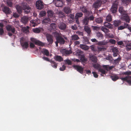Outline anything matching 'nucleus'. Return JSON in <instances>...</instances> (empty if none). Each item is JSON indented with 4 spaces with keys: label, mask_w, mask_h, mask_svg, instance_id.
<instances>
[{
    "label": "nucleus",
    "mask_w": 131,
    "mask_h": 131,
    "mask_svg": "<svg viewBox=\"0 0 131 131\" xmlns=\"http://www.w3.org/2000/svg\"><path fill=\"white\" fill-rule=\"evenodd\" d=\"M84 29L85 31L88 34V35L90 36L91 32V31L90 28L88 26H84Z\"/></svg>",
    "instance_id": "a211bd4d"
},
{
    "label": "nucleus",
    "mask_w": 131,
    "mask_h": 131,
    "mask_svg": "<svg viewBox=\"0 0 131 131\" xmlns=\"http://www.w3.org/2000/svg\"><path fill=\"white\" fill-rule=\"evenodd\" d=\"M105 35L108 38H112L114 37L113 34L108 33V32Z\"/></svg>",
    "instance_id": "3c124183"
},
{
    "label": "nucleus",
    "mask_w": 131,
    "mask_h": 131,
    "mask_svg": "<svg viewBox=\"0 0 131 131\" xmlns=\"http://www.w3.org/2000/svg\"><path fill=\"white\" fill-rule=\"evenodd\" d=\"M80 60L83 62H85L87 61V59L85 57L84 55L81 56L80 58Z\"/></svg>",
    "instance_id": "c9c22d12"
},
{
    "label": "nucleus",
    "mask_w": 131,
    "mask_h": 131,
    "mask_svg": "<svg viewBox=\"0 0 131 131\" xmlns=\"http://www.w3.org/2000/svg\"><path fill=\"white\" fill-rule=\"evenodd\" d=\"M104 25L105 27L109 29H112L113 28L112 25L107 22H104Z\"/></svg>",
    "instance_id": "b1692460"
},
{
    "label": "nucleus",
    "mask_w": 131,
    "mask_h": 131,
    "mask_svg": "<svg viewBox=\"0 0 131 131\" xmlns=\"http://www.w3.org/2000/svg\"><path fill=\"white\" fill-rule=\"evenodd\" d=\"M43 54L47 56H48L49 55V52L48 50L46 49H43L42 51Z\"/></svg>",
    "instance_id": "a19ab883"
},
{
    "label": "nucleus",
    "mask_w": 131,
    "mask_h": 131,
    "mask_svg": "<svg viewBox=\"0 0 131 131\" xmlns=\"http://www.w3.org/2000/svg\"><path fill=\"white\" fill-rule=\"evenodd\" d=\"M47 13L49 17H51L53 16L54 13L53 11L51 10H49L48 11Z\"/></svg>",
    "instance_id": "e433bc0d"
},
{
    "label": "nucleus",
    "mask_w": 131,
    "mask_h": 131,
    "mask_svg": "<svg viewBox=\"0 0 131 131\" xmlns=\"http://www.w3.org/2000/svg\"><path fill=\"white\" fill-rule=\"evenodd\" d=\"M61 52L63 54L65 55L69 54L72 52V51L71 50H68L64 49L61 50Z\"/></svg>",
    "instance_id": "4468645a"
},
{
    "label": "nucleus",
    "mask_w": 131,
    "mask_h": 131,
    "mask_svg": "<svg viewBox=\"0 0 131 131\" xmlns=\"http://www.w3.org/2000/svg\"><path fill=\"white\" fill-rule=\"evenodd\" d=\"M28 18L26 16H24L21 18V21L25 25L26 24L28 21Z\"/></svg>",
    "instance_id": "2eb2a0df"
},
{
    "label": "nucleus",
    "mask_w": 131,
    "mask_h": 131,
    "mask_svg": "<svg viewBox=\"0 0 131 131\" xmlns=\"http://www.w3.org/2000/svg\"><path fill=\"white\" fill-rule=\"evenodd\" d=\"M46 37L47 39L48 42L50 43H52L53 41L52 36L48 34L46 35Z\"/></svg>",
    "instance_id": "f3484780"
},
{
    "label": "nucleus",
    "mask_w": 131,
    "mask_h": 131,
    "mask_svg": "<svg viewBox=\"0 0 131 131\" xmlns=\"http://www.w3.org/2000/svg\"><path fill=\"white\" fill-rule=\"evenodd\" d=\"M66 68V67L64 65H63L60 68V70L61 71L64 70Z\"/></svg>",
    "instance_id": "774afa93"
},
{
    "label": "nucleus",
    "mask_w": 131,
    "mask_h": 131,
    "mask_svg": "<svg viewBox=\"0 0 131 131\" xmlns=\"http://www.w3.org/2000/svg\"><path fill=\"white\" fill-rule=\"evenodd\" d=\"M46 14V12L45 11H43L39 13V15L41 17H43L45 16Z\"/></svg>",
    "instance_id": "680f3d73"
},
{
    "label": "nucleus",
    "mask_w": 131,
    "mask_h": 131,
    "mask_svg": "<svg viewBox=\"0 0 131 131\" xmlns=\"http://www.w3.org/2000/svg\"><path fill=\"white\" fill-rule=\"evenodd\" d=\"M121 59V58L120 57H119L117 59L114 60V62L115 64L118 63Z\"/></svg>",
    "instance_id": "052dcab7"
},
{
    "label": "nucleus",
    "mask_w": 131,
    "mask_h": 131,
    "mask_svg": "<svg viewBox=\"0 0 131 131\" xmlns=\"http://www.w3.org/2000/svg\"><path fill=\"white\" fill-rule=\"evenodd\" d=\"M119 11L120 13L123 15L126 13V11L123 9V8L122 7H119Z\"/></svg>",
    "instance_id": "ea45409f"
},
{
    "label": "nucleus",
    "mask_w": 131,
    "mask_h": 131,
    "mask_svg": "<svg viewBox=\"0 0 131 131\" xmlns=\"http://www.w3.org/2000/svg\"><path fill=\"white\" fill-rule=\"evenodd\" d=\"M112 52L113 53H117L118 52V50L117 49L116 47H113L111 49Z\"/></svg>",
    "instance_id": "4d7b16f0"
},
{
    "label": "nucleus",
    "mask_w": 131,
    "mask_h": 131,
    "mask_svg": "<svg viewBox=\"0 0 131 131\" xmlns=\"http://www.w3.org/2000/svg\"><path fill=\"white\" fill-rule=\"evenodd\" d=\"M53 2L57 7H62L63 4L62 0H53Z\"/></svg>",
    "instance_id": "6e6552de"
},
{
    "label": "nucleus",
    "mask_w": 131,
    "mask_h": 131,
    "mask_svg": "<svg viewBox=\"0 0 131 131\" xmlns=\"http://www.w3.org/2000/svg\"><path fill=\"white\" fill-rule=\"evenodd\" d=\"M83 54V52L81 50H78L77 51L76 55L77 56H81L84 55Z\"/></svg>",
    "instance_id": "49530a36"
},
{
    "label": "nucleus",
    "mask_w": 131,
    "mask_h": 131,
    "mask_svg": "<svg viewBox=\"0 0 131 131\" xmlns=\"http://www.w3.org/2000/svg\"><path fill=\"white\" fill-rule=\"evenodd\" d=\"M54 59L56 61L59 62H61L63 61V58L60 56L56 55L54 57Z\"/></svg>",
    "instance_id": "aec40b11"
},
{
    "label": "nucleus",
    "mask_w": 131,
    "mask_h": 131,
    "mask_svg": "<svg viewBox=\"0 0 131 131\" xmlns=\"http://www.w3.org/2000/svg\"><path fill=\"white\" fill-rule=\"evenodd\" d=\"M99 68L98 70V72H100L101 73V75L102 76L103 75H102L103 74H105L106 72V70L105 68Z\"/></svg>",
    "instance_id": "5701e85b"
},
{
    "label": "nucleus",
    "mask_w": 131,
    "mask_h": 131,
    "mask_svg": "<svg viewBox=\"0 0 131 131\" xmlns=\"http://www.w3.org/2000/svg\"><path fill=\"white\" fill-rule=\"evenodd\" d=\"M56 41L55 42V43L56 46H58V43L60 44H63L65 42V41L64 38L62 37L61 36L57 37L56 38Z\"/></svg>",
    "instance_id": "7ed1b4c3"
},
{
    "label": "nucleus",
    "mask_w": 131,
    "mask_h": 131,
    "mask_svg": "<svg viewBox=\"0 0 131 131\" xmlns=\"http://www.w3.org/2000/svg\"><path fill=\"white\" fill-rule=\"evenodd\" d=\"M56 24L55 23H51L48 27V29L50 31L52 30H55L56 29Z\"/></svg>",
    "instance_id": "dca6fc26"
},
{
    "label": "nucleus",
    "mask_w": 131,
    "mask_h": 131,
    "mask_svg": "<svg viewBox=\"0 0 131 131\" xmlns=\"http://www.w3.org/2000/svg\"><path fill=\"white\" fill-rule=\"evenodd\" d=\"M59 17L60 18H62L64 17V13L61 12H60L58 13Z\"/></svg>",
    "instance_id": "bf43d9fd"
},
{
    "label": "nucleus",
    "mask_w": 131,
    "mask_h": 131,
    "mask_svg": "<svg viewBox=\"0 0 131 131\" xmlns=\"http://www.w3.org/2000/svg\"><path fill=\"white\" fill-rule=\"evenodd\" d=\"M101 29L105 33V34L110 32L109 30L108 29L103 26L101 27Z\"/></svg>",
    "instance_id": "2f4dec72"
},
{
    "label": "nucleus",
    "mask_w": 131,
    "mask_h": 131,
    "mask_svg": "<svg viewBox=\"0 0 131 131\" xmlns=\"http://www.w3.org/2000/svg\"><path fill=\"white\" fill-rule=\"evenodd\" d=\"M21 6L25 14H28L31 12V8L29 5L26 3H22Z\"/></svg>",
    "instance_id": "f257e3e1"
},
{
    "label": "nucleus",
    "mask_w": 131,
    "mask_h": 131,
    "mask_svg": "<svg viewBox=\"0 0 131 131\" xmlns=\"http://www.w3.org/2000/svg\"><path fill=\"white\" fill-rule=\"evenodd\" d=\"M2 10L6 15L10 14L12 13L10 8L6 6H4Z\"/></svg>",
    "instance_id": "9b49d317"
},
{
    "label": "nucleus",
    "mask_w": 131,
    "mask_h": 131,
    "mask_svg": "<svg viewBox=\"0 0 131 131\" xmlns=\"http://www.w3.org/2000/svg\"><path fill=\"white\" fill-rule=\"evenodd\" d=\"M103 67L105 68L106 70H108V69H111L114 68L113 66H109L108 65H103Z\"/></svg>",
    "instance_id": "a18cd8bd"
},
{
    "label": "nucleus",
    "mask_w": 131,
    "mask_h": 131,
    "mask_svg": "<svg viewBox=\"0 0 131 131\" xmlns=\"http://www.w3.org/2000/svg\"><path fill=\"white\" fill-rule=\"evenodd\" d=\"M64 10L65 13L67 14H69L71 12L70 9L68 7H65L64 8Z\"/></svg>",
    "instance_id": "72a5a7b5"
},
{
    "label": "nucleus",
    "mask_w": 131,
    "mask_h": 131,
    "mask_svg": "<svg viewBox=\"0 0 131 131\" xmlns=\"http://www.w3.org/2000/svg\"><path fill=\"white\" fill-rule=\"evenodd\" d=\"M118 4V2L117 1H116L114 2L110 9L112 13H116L117 9Z\"/></svg>",
    "instance_id": "f03ea898"
},
{
    "label": "nucleus",
    "mask_w": 131,
    "mask_h": 131,
    "mask_svg": "<svg viewBox=\"0 0 131 131\" xmlns=\"http://www.w3.org/2000/svg\"><path fill=\"white\" fill-rule=\"evenodd\" d=\"M7 3L8 6L10 7H12L13 6V3L12 2L9 1H7Z\"/></svg>",
    "instance_id": "69168bd1"
},
{
    "label": "nucleus",
    "mask_w": 131,
    "mask_h": 131,
    "mask_svg": "<svg viewBox=\"0 0 131 131\" xmlns=\"http://www.w3.org/2000/svg\"><path fill=\"white\" fill-rule=\"evenodd\" d=\"M21 45L23 49H27L28 47V42H27L22 43Z\"/></svg>",
    "instance_id": "7c9ffc66"
},
{
    "label": "nucleus",
    "mask_w": 131,
    "mask_h": 131,
    "mask_svg": "<svg viewBox=\"0 0 131 131\" xmlns=\"http://www.w3.org/2000/svg\"><path fill=\"white\" fill-rule=\"evenodd\" d=\"M30 40L32 42L37 45L43 46L44 45V44L43 43L35 38H30Z\"/></svg>",
    "instance_id": "39448f33"
},
{
    "label": "nucleus",
    "mask_w": 131,
    "mask_h": 131,
    "mask_svg": "<svg viewBox=\"0 0 131 131\" xmlns=\"http://www.w3.org/2000/svg\"><path fill=\"white\" fill-rule=\"evenodd\" d=\"M122 3L124 4L127 5V4L129 2L131 1V0H122Z\"/></svg>",
    "instance_id": "e2e57ef3"
},
{
    "label": "nucleus",
    "mask_w": 131,
    "mask_h": 131,
    "mask_svg": "<svg viewBox=\"0 0 131 131\" xmlns=\"http://www.w3.org/2000/svg\"><path fill=\"white\" fill-rule=\"evenodd\" d=\"M105 59L106 60H109L110 61H112L113 60L112 57L111 56H108V57H106Z\"/></svg>",
    "instance_id": "0e129e2a"
},
{
    "label": "nucleus",
    "mask_w": 131,
    "mask_h": 131,
    "mask_svg": "<svg viewBox=\"0 0 131 131\" xmlns=\"http://www.w3.org/2000/svg\"><path fill=\"white\" fill-rule=\"evenodd\" d=\"M89 18L88 17H85L84 19L82 21V23L84 25H86L88 24L89 22Z\"/></svg>",
    "instance_id": "f704fd0d"
},
{
    "label": "nucleus",
    "mask_w": 131,
    "mask_h": 131,
    "mask_svg": "<svg viewBox=\"0 0 131 131\" xmlns=\"http://www.w3.org/2000/svg\"><path fill=\"white\" fill-rule=\"evenodd\" d=\"M80 47L82 49L85 50H87L89 49V47L85 45L80 44Z\"/></svg>",
    "instance_id": "4be33fe9"
},
{
    "label": "nucleus",
    "mask_w": 131,
    "mask_h": 131,
    "mask_svg": "<svg viewBox=\"0 0 131 131\" xmlns=\"http://www.w3.org/2000/svg\"><path fill=\"white\" fill-rule=\"evenodd\" d=\"M53 34L54 36L56 37V38L60 36H62V35L60 31L58 32L57 31H56L54 32Z\"/></svg>",
    "instance_id": "c03bdc74"
},
{
    "label": "nucleus",
    "mask_w": 131,
    "mask_h": 131,
    "mask_svg": "<svg viewBox=\"0 0 131 131\" xmlns=\"http://www.w3.org/2000/svg\"><path fill=\"white\" fill-rule=\"evenodd\" d=\"M6 29L7 31H11L14 34L15 32V29L13 26L8 25L6 26Z\"/></svg>",
    "instance_id": "ddd939ff"
},
{
    "label": "nucleus",
    "mask_w": 131,
    "mask_h": 131,
    "mask_svg": "<svg viewBox=\"0 0 131 131\" xmlns=\"http://www.w3.org/2000/svg\"><path fill=\"white\" fill-rule=\"evenodd\" d=\"M58 26L59 28L61 30H65L66 29L67 25L64 23L61 22L58 24Z\"/></svg>",
    "instance_id": "9d476101"
},
{
    "label": "nucleus",
    "mask_w": 131,
    "mask_h": 131,
    "mask_svg": "<svg viewBox=\"0 0 131 131\" xmlns=\"http://www.w3.org/2000/svg\"><path fill=\"white\" fill-rule=\"evenodd\" d=\"M106 20L108 22H110L112 20V16L111 15L109 14L106 17Z\"/></svg>",
    "instance_id": "de8ad7c7"
},
{
    "label": "nucleus",
    "mask_w": 131,
    "mask_h": 131,
    "mask_svg": "<svg viewBox=\"0 0 131 131\" xmlns=\"http://www.w3.org/2000/svg\"><path fill=\"white\" fill-rule=\"evenodd\" d=\"M83 15V14L82 13H77L76 14L75 18H78L79 17H81Z\"/></svg>",
    "instance_id": "603ef678"
},
{
    "label": "nucleus",
    "mask_w": 131,
    "mask_h": 131,
    "mask_svg": "<svg viewBox=\"0 0 131 131\" xmlns=\"http://www.w3.org/2000/svg\"><path fill=\"white\" fill-rule=\"evenodd\" d=\"M92 66L93 67L98 70L99 68H100V65L94 63L93 64Z\"/></svg>",
    "instance_id": "13d9d810"
},
{
    "label": "nucleus",
    "mask_w": 131,
    "mask_h": 131,
    "mask_svg": "<svg viewBox=\"0 0 131 131\" xmlns=\"http://www.w3.org/2000/svg\"><path fill=\"white\" fill-rule=\"evenodd\" d=\"M120 79L123 81H126L129 85H131V76H127Z\"/></svg>",
    "instance_id": "1a4fd4ad"
},
{
    "label": "nucleus",
    "mask_w": 131,
    "mask_h": 131,
    "mask_svg": "<svg viewBox=\"0 0 131 131\" xmlns=\"http://www.w3.org/2000/svg\"><path fill=\"white\" fill-rule=\"evenodd\" d=\"M91 50L94 51H97V47L94 45H92L91 46Z\"/></svg>",
    "instance_id": "8fccbe9b"
},
{
    "label": "nucleus",
    "mask_w": 131,
    "mask_h": 131,
    "mask_svg": "<svg viewBox=\"0 0 131 131\" xmlns=\"http://www.w3.org/2000/svg\"><path fill=\"white\" fill-rule=\"evenodd\" d=\"M64 62L66 64H68L69 65H70L72 64L71 61L68 59L65 60Z\"/></svg>",
    "instance_id": "6e6d98bb"
},
{
    "label": "nucleus",
    "mask_w": 131,
    "mask_h": 131,
    "mask_svg": "<svg viewBox=\"0 0 131 131\" xmlns=\"http://www.w3.org/2000/svg\"><path fill=\"white\" fill-rule=\"evenodd\" d=\"M113 25L115 26H118L121 24V21L119 20H115L113 22Z\"/></svg>",
    "instance_id": "58836bf2"
},
{
    "label": "nucleus",
    "mask_w": 131,
    "mask_h": 131,
    "mask_svg": "<svg viewBox=\"0 0 131 131\" xmlns=\"http://www.w3.org/2000/svg\"><path fill=\"white\" fill-rule=\"evenodd\" d=\"M96 36L98 38L100 39H102L103 38V35L101 32H97L96 33Z\"/></svg>",
    "instance_id": "bb28decb"
},
{
    "label": "nucleus",
    "mask_w": 131,
    "mask_h": 131,
    "mask_svg": "<svg viewBox=\"0 0 131 131\" xmlns=\"http://www.w3.org/2000/svg\"><path fill=\"white\" fill-rule=\"evenodd\" d=\"M73 67L75 69L77 70V71L79 72L81 74H82L83 73L84 68L82 67L77 65H74L73 66Z\"/></svg>",
    "instance_id": "20e7f679"
},
{
    "label": "nucleus",
    "mask_w": 131,
    "mask_h": 131,
    "mask_svg": "<svg viewBox=\"0 0 131 131\" xmlns=\"http://www.w3.org/2000/svg\"><path fill=\"white\" fill-rule=\"evenodd\" d=\"M121 19L123 21H126L128 23H129L130 21L129 16L126 13L122 15L121 17Z\"/></svg>",
    "instance_id": "0eeeda50"
},
{
    "label": "nucleus",
    "mask_w": 131,
    "mask_h": 131,
    "mask_svg": "<svg viewBox=\"0 0 131 131\" xmlns=\"http://www.w3.org/2000/svg\"><path fill=\"white\" fill-rule=\"evenodd\" d=\"M36 6L37 9H41L44 7L42 2L40 0L37 1L36 2Z\"/></svg>",
    "instance_id": "423d86ee"
},
{
    "label": "nucleus",
    "mask_w": 131,
    "mask_h": 131,
    "mask_svg": "<svg viewBox=\"0 0 131 131\" xmlns=\"http://www.w3.org/2000/svg\"><path fill=\"white\" fill-rule=\"evenodd\" d=\"M29 26H27L26 27H24L22 28V31L25 33L28 34L29 33Z\"/></svg>",
    "instance_id": "a878e982"
},
{
    "label": "nucleus",
    "mask_w": 131,
    "mask_h": 131,
    "mask_svg": "<svg viewBox=\"0 0 131 131\" xmlns=\"http://www.w3.org/2000/svg\"><path fill=\"white\" fill-rule=\"evenodd\" d=\"M97 52H99L101 51H104L106 50V48L102 47H97Z\"/></svg>",
    "instance_id": "864d4df0"
},
{
    "label": "nucleus",
    "mask_w": 131,
    "mask_h": 131,
    "mask_svg": "<svg viewBox=\"0 0 131 131\" xmlns=\"http://www.w3.org/2000/svg\"><path fill=\"white\" fill-rule=\"evenodd\" d=\"M109 42L113 44H115L116 42L115 40L112 39H110L109 41Z\"/></svg>",
    "instance_id": "338daca9"
},
{
    "label": "nucleus",
    "mask_w": 131,
    "mask_h": 131,
    "mask_svg": "<svg viewBox=\"0 0 131 131\" xmlns=\"http://www.w3.org/2000/svg\"><path fill=\"white\" fill-rule=\"evenodd\" d=\"M51 64L53 68H57V64L56 63L53 61H50Z\"/></svg>",
    "instance_id": "37998d69"
},
{
    "label": "nucleus",
    "mask_w": 131,
    "mask_h": 131,
    "mask_svg": "<svg viewBox=\"0 0 131 131\" xmlns=\"http://www.w3.org/2000/svg\"><path fill=\"white\" fill-rule=\"evenodd\" d=\"M95 21L97 23H101L102 22L103 20L102 18H98L96 19Z\"/></svg>",
    "instance_id": "5fc2aeb1"
},
{
    "label": "nucleus",
    "mask_w": 131,
    "mask_h": 131,
    "mask_svg": "<svg viewBox=\"0 0 131 131\" xmlns=\"http://www.w3.org/2000/svg\"><path fill=\"white\" fill-rule=\"evenodd\" d=\"M33 31L36 33H39L40 31L41 30L40 29L38 28H36L33 29Z\"/></svg>",
    "instance_id": "09e8293b"
},
{
    "label": "nucleus",
    "mask_w": 131,
    "mask_h": 131,
    "mask_svg": "<svg viewBox=\"0 0 131 131\" xmlns=\"http://www.w3.org/2000/svg\"><path fill=\"white\" fill-rule=\"evenodd\" d=\"M126 49L127 51H129L131 49V43H127L126 46Z\"/></svg>",
    "instance_id": "79ce46f5"
},
{
    "label": "nucleus",
    "mask_w": 131,
    "mask_h": 131,
    "mask_svg": "<svg viewBox=\"0 0 131 131\" xmlns=\"http://www.w3.org/2000/svg\"><path fill=\"white\" fill-rule=\"evenodd\" d=\"M102 3L100 0H98L94 3L93 6L95 8H99L101 6Z\"/></svg>",
    "instance_id": "f8f14e48"
},
{
    "label": "nucleus",
    "mask_w": 131,
    "mask_h": 131,
    "mask_svg": "<svg viewBox=\"0 0 131 131\" xmlns=\"http://www.w3.org/2000/svg\"><path fill=\"white\" fill-rule=\"evenodd\" d=\"M16 8L17 9V12L20 14L22 12V8L19 5H17L16 6Z\"/></svg>",
    "instance_id": "393cba45"
},
{
    "label": "nucleus",
    "mask_w": 131,
    "mask_h": 131,
    "mask_svg": "<svg viewBox=\"0 0 131 131\" xmlns=\"http://www.w3.org/2000/svg\"><path fill=\"white\" fill-rule=\"evenodd\" d=\"M71 40H78L79 39L78 36L76 34L72 35L71 36Z\"/></svg>",
    "instance_id": "473e14b6"
},
{
    "label": "nucleus",
    "mask_w": 131,
    "mask_h": 131,
    "mask_svg": "<svg viewBox=\"0 0 131 131\" xmlns=\"http://www.w3.org/2000/svg\"><path fill=\"white\" fill-rule=\"evenodd\" d=\"M112 80L113 81H115L119 79V77L116 74H113L111 76Z\"/></svg>",
    "instance_id": "4c0bfd02"
},
{
    "label": "nucleus",
    "mask_w": 131,
    "mask_h": 131,
    "mask_svg": "<svg viewBox=\"0 0 131 131\" xmlns=\"http://www.w3.org/2000/svg\"><path fill=\"white\" fill-rule=\"evenodd\" d=\"M108 42L107 41L104 40L102 41H101L98 42V45H105L108 43Z\"/></svg>",
    "instance_id": "c756f323"
},
{
    "label": "nucleus",
    "mask_w": 131,
    "mask_h": 131,
    "mask_svg": "<svg viewBox=\"0 0 131 131\" xmlns=\"http://www.w3.org/2000/svg\"><path fill=\"white\" fill-rule=\"evenodd\" d=\"M50 19L48 17L45 18L42 21V24H46L50 23Z\"/></svg>",
    "instance_id": "6ab92c4d"
},
{
    "label": "nucleus",
    "mask_w": 131,
    "mask_h": 131,
    "mask_svg": "<svg viewBox=\"0 0 131 131\" xmlns=\"http://www.w3.org/2000/svg\"><path fill=\"white\" fill-rule=\"evenodd\" d=\"M80 9L81 11L85 13H86L88 12L87 8L85 7L84 6L81 7Z\"/></svg>",
    "instance_id": "cd10ccee"
},
{
    "label": "nucleus",
    "mask_w": 131,
    "mask_h": 131,
    "mask_svg": "<svg viewBox=\"0 0 131 131\" xmlns=\"http://www.w3.org/2000/svg\"><path fill=\"white\" fill-rule=\"evenodd\" d=\"M90 60L92 62L94 63L97 62V59L96 56L91 55H90Z\"/></svg>",
    "instance_id": "412c9836"
},
{
    "label": "nucleus",
    "mask_w": 131,
    "mask_h": 131,
    "mask_svg": "<svg viewBox=\"0 0 131 131\" xmlns=\"http://www.w3.org/2000/svg\"><path fill=\"white\" fill-rule=\"evenodd\" d=\"M128 25V24H125L123 26H121L118 27V29L119 30H122L126 28H127Z\"/></svg>",
    "instance_id": "c85d7f7f"
}]
</instances>
